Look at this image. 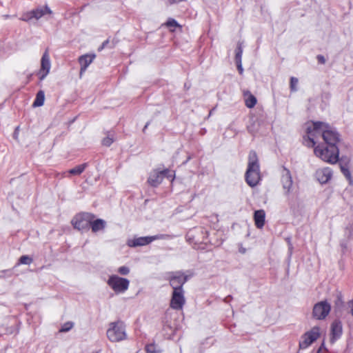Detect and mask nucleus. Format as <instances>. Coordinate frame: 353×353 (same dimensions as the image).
<instances>
[{
	"label": "nucleus",
	"mask_w": 353,
	"mask_h": 353,
	"mask_svg": "<svg viewBox=\"0 0 353 353\" xmlns=\"http://www.w3.org/2000/svg\"><path fill=\"white\" fill-rule=\"evenodd\" d=\"M232 299V296L231 295H228V296H226L224 299H223V301L226 303H229L231 300Z\"/></svg>",
	"instance_id": "obj_38"
},
{
	"label": "nucleus",
	"mask_w": 353,
	"mask_h": 353,
	"mask_svg": "<svg viewBox=\"0 0 353 353\" xmlns=\"http://www.w3.org/2000/svg\"><path fill=\"white\" fill-rule=\"evenodd\" d=\"M108 43H109V39H107L102 43V44L103 45V46H105V48L108 46Z\"/></svg>",
	"instance_id": "obj_41"
},
{
	"label": "nucleus",
	"mask_w": 353,
	"mask_h": 353,
	"mask_svg": "<svg viewBox=\"0 0 353 353\" xmlns=\"http://www.w3.org/2000/svg\"><path fill=\"white\" fill-rule=\"evenodd\" d=\"M106 334L112 342H119L126 339L127 334L124 323L121 321L110 323Z\"/></svg>",
	"instance_id": "obj_4"
},
{
	"label": "nucleus",
	"mask_w": 353,
	"mask_h": 353,
	"mask_svg": "<svg viewBox=\"0 0 353 353\" xmlns=\"http://www.w3.org/2000/svg\"><path fill=\"white\" fill-rule=\"evenodd\" d=\"M45 101V93L43 90H39L36 95V99L33 102V107H40L42 106L44 103Z\"/></svg>",
	"instance_id": "obj_21"
},
{
	"label": "nucleus",
	"mask_w": 353,
	"mask_h": 353,
	"mask_svg": "<svg viewBox=\"0 0 353 353\" xmlns=\"http://www.w3.org/2000/svg\"><path fill=\"white\" fill-rule=\"evenodd\" d=\"M334 307L336 310H341L344 307L343 295L341 292H336Z\"/></svg>",
	"instance_id": "obj_24"
},
{
	"label": "nucleus",
	"mask_w": 353,
	"mask_h": 353,
	"mask_svg": "<svg viewBox=\"0 0 353 353\" xmlns=\"http://www.w3.org/2000/svg\"><path fill=\"white\" fill-rule=\"evenodd\" d=\"M105 48V46H103V44H101V46L99 48V50H101L102 49Z\"/></svg>",
	"instance_id": "obj_44"
},
{
	"label": "nucleus",
	"mask_w": 353,
	"mask_h": 353,
	"mask_svg": "<svg viewBox=\"0 0 353 353\" xmlns=\"http://www.w3.org/2000/svg\"><path fill=\"white\" fill-rule=\"evenodd\" d=\"M320 336V329L317 326L313 327L310 331L305 332L299 341V347L306 349Z\"/></svg>",
	"instance_id": "obj_7"
},
{
	"label": "nucleus",
	"mask_w": 353,
	"mask_h": 353,
	"mask_svg": "<svg viewBox=\"0 0 353 353\" xmlns=\"http://www.w3.org/2000/svg\"><path fill=\"white\" fill-rule=\"evenodd\" d=\"M164 234H159L150 236H142L134 238L128 241V245L130 247L143 246L150 243L152 241L157 239H161L165 237Z\"/></svg>",
	"instance_id": "obj_10"
},
{
	"label": "nucleus",
	"mask_w": 353,
	"mask_h": 353,
	"mask_svg": "<svg viewBox=\"0 0 353 353\" xmlns=\"http://www.w3.org/2000/svg\"><path fill=\"white\" fill-rule=\"evenodd\" d=\"M321 351V348H319L316 353H320Z\"/></svg>",
	"instance_id": "obj_46"
},
{
	"label": "nucleus",
	"mask_w": 353,
	"mask_h": 353,
	"mask_svg": "<svg viewBox=\"0 0 353 353\" xmlns=\"http://www.w3.org/2000/svg\"><path fill=\"white\" fill-rule=\"evenodd\" d=\"M33 261L32 258L28 255H23L19 258V263L17 265L19 264H25V265H30Z\"/></svg>",
	"instance_id": "obj_28"
},
{
	"label": "nucleus",
	"mask_w": 353,
	"mask_h": 353,
	"mask_svg": "<svg viewBox=\"0 0 353 353\" xmlns=\"http://www.w3.org/2000/svg\"><path fill=\"white\" fill-rule=\"evenodd\" d=\"M245 179L248 185L252 188L256 186L260 180V166L257 154L251 150L248 155V168L245 174Z\"/></svg>",
	"instance_id": "obj_2"
},
{
	"label": "nucleus",
	"mask_w": 353,
	"mask_h": 353,
	"mask_svg": "<svg viewBox=\"0 0 353 353\" xmlns=\"http://www.w3.org/2000/svg\"><path fill=\"white\" fill-rule=\"evenodd\" d=\"M114 141V132L108 131L106 132V137L102 140V145L109 147Z\"/></svg>",
	"instance_id": "obj_22"
},
{
	"label": "nucleus",
	"mask_w": 353,
	"mask_h": 353,
	"mask_svg": "<svg viewBox=\"0 0 353 353\" xmlns=\"http://www.w3.org/2000/svg\"><path fill=\"white\" fill-rule=\"evenodd\" d=\"M168 173H169V170L168 169L162 171L154 170L150 173L148 182L150 185L157 187L162 182L164 176Z\"/></svg>",
	"instance_id": "obj_14"
},
{
	"label": "nucleus",
	"mask_w": 353,
	"mask_h": 353,
	"mask_svg": "<svg viewBox=\"0 0 353 353\" xmlns=\"http://www.w3.org/2000/svg\"><path fill=\"white\" fill-rule=\"evenodd\" d=\"M314 154L323 161L331 164L336 163L339 161V150L336 146L323 147L317 145L314 150Z\"/></svg>",
	"instance_id": "obj_3"
},
{
	"label": "nucleus",
	"mask_w": 353,
	"mask_h": 353,
	"mask_svg": "<svg viewBox=\"0 0 353 353\" xmlns=\"http://www.w3.org/2000/svg\"><path fill=\"white\" fill-rule=\"evenodd\" d=\"M185 303V299L184 296V290L173 291L170 300V307L176 310H182Z\"/></svg>",
	"instance_id": "obj_11"
},
{
	"label": "nucleus",
	"mask_w": 353,
	"mask_h": 353,
	"mask_svg": "<svg viewBox=\"0 0 353 353\" xmlns=\"http://www.w3.org/2000/svg\"><path fill=\"white\" fill-rule=\"evenodd\" d=\"M243 54V49L241 46L239 44L236 50L235 61H241V57Z\"/></svg>",
	"instance_id": "obj_31"
},
{
	"label": "nucleus",
	"mask_w": 353,
	"mask_h": 353,
	"mask_svg": "<svg viewBox=\"0 0 353 353\" xmlns=\"http://www.w3.org/2000/svg\"><path fill=\"white\" fill-rule=\"evenodd\" d=\"M316 59L319 63H321V64L325 63L326 60H325L324 56H323L321 54H319V55H317Z\"/></svg>",
	"instance_id": "obj_35"
},
{
	"label": "nucleus",
	"mask_w": 353,
	"mask_h": 353,
	"mask_svg": "<svg viewBox=\"0 0 353 353\" xmlns=\"http://www.w3.org/2000/svg\"><path fill=\"white\" fill-rule=\"evenodd\" d=\"M106 226V222L101 219H97L96 220L92 219L90 221V228H91L92 232L96 233L99 231L103 230Z\"/></svg>",
	"instance_id": "obj_19"
},
{
	"label": "nucleus",
	"mask_w": 353,
	"mask_h": 353,
	"mask_svg": "<svg viewBox=\"0 0 353 353\" xmlns=\"http://www.w3.org/2000/svg\"><path fill=\"white\" fill-rule=\"evenodd\" d=\"M32 19H34V18H33L32 10L30 12H28L26 13H24L21 18V19L24 21H29Z\"/></svg>",
	"instance_id": "obj_33"
},
{
	"label": "nucleus",
	"mask_w": 353,
	"mask_h": 353,
	"mask_svg": "<svg viewBox=\"0 0 353 353\" xmlns=\"http://www.w3.org/2000/svg\"><path fill=\"white\" fill-rule=\"evenodd\" d=\"M95 218V215L89 212L77 214L72 220V225L75 229L85 230L90 228V221Z\"/></svg>",
	"instance_id": "obj_5"
},
{
	"label": "nucleus",
	"mask_w": 353,
	"mask_h": 353,
	"mask_svg": "<svg viewBox=\"0 0 353 353\" xmlns=\"http://www.w3.org/2000/svg\"><path fill=\"white\" fill-rule=\"evenodd\" d=\"M173 174L169 170V173L166 174L164 177H166V178H168V179H171V178H173Z\"/></svg>",
	"instance_id": "obj_40"
},
{
	"label": "nucleus",
	"mask_w": 353,
	"mask_h": 353,
	"mask_svg": "<svg viewBox=\"0 0 353 353\" xmlns=\"http://www.w3.org/2000/svg\"><path fill=\"white\" fill-rule=\"evenodd\" d=\"M236 63L237 69H238L239 73L241 74L243 72L241 61H236Z\"/></svg>",
	"instance_id": "obj_36"
},
{
	"label": "nucleus",
	"mask_w": 353,
	"mask_h": 353,
	"mask_svg": "<svg viewBox=\"0 0 353 353\" xmlns=\"http://www.w3.org/2000/svg\"><path fill=\"white\" fill-rule=\"evenodd\" d=\"M331 306L326 301H323L314 305L312 316L316 319H324L329 314Z\"/></svg>",
	"instance_id": "obj_9"
},
{
	"label": "nucleus",
	"mask_w": 353,
	"mask_h": 353,
	"mask_svg": "<svg viewBox=\"0 0 353 353\" xmlns=\"http://www.w3.org/2000/svg\"><path fill=\"white\" fill-rule=\"evenodd\" d=\"M343 325L339 320H335L332 322L330 328V343H334L342 335Z\"/></svg>",
	"instance_id": "obj_13"
},
{
	"label": "nucleus",
	"mask_w": 353,
	"mask_h": 353,
	"mask_svg": "<svg viewBox=\"0 0 353 353\" xmlns=\"http://www.w3.org/2000/svg\"><path fill=\"white\" fill-rule=\"evenodd\" d=\"M248 92L249 95L245 100V105L249 108H252L256 104V98L253 94H250V92Z\"/></svg>",
	"instance_id": "obj_25"
},
{
	"label": "nucleus",
	"mask_w": 353,
	"mask_h": 353,
	"mask_svg": "<svg viewBox=\"0 0 353 353\" xmlns=\"http://www.w3.org/2000/svg\"><path fill=\"white\" fill-rule=\"evenodd\" d=\"M348 304H349L350 307L351 308L350 313H351L352 316H353V299L349 301Z\"/></svg>",
	"instance_id": "obj_37"
},
{
	"label": "nucleus",
	"mask_w": 353,
	"mask_h": 353,
	"mask_svg": "<svg viewBox=\"0 0 353 353\" xmlns=\"http://www.w3.org/2000/svg\"><path fill=\"white\" fill-rule=\"evenodd\" d=\"M341 246L342 248L343 252H344L347 248V243L343 242L341 243Z\"/></svg>",
	"instance_id": "obj_39"
},
{
	"label": "nucleus",
	"mask_w": 353,
	"mask_h": 353,
	"mask_svg": "<svg viewBox=\"0 0 353 353\" xmlns=\"http://www.w3.org/2000/svg\"><path fill=\"white\" fill-rule=\"evenodd\" d=\"M307 133L309 141L307 146L311 148L315 145L314 137L319 134H321L325 143L330 146H336L340 140L338 132L328 123L321 121L313 122L312 127L307 128Z\"/></svg>",
	"instance_id": "obj_1"
},
{
	"label": "nucleus",
	"mask_w": 353,
	"mask_h": 353,
	"mask_svg": "<svg viewBox=\"0 0 353 353\" xmlns=\"http://www.w3.org/2000/svg\"><path fill=\"white\" fill-rule=\"evenodd\" d=\"M95 57L94 54H86L79 57V63L81 65L80 77L85 72L90 64L92 63Z\"/></svg>",
	"instance_id": "obj_16"
},
{
	"label": "nucleus",
	"mask_w": 353,
	"mask_h": 353,
	"mask_svg": "<svg viewBox=\"0 0 353 353\" xmlns=\"http://www.w3.org/2000/svg\"><path fill=\"white\" fill-rule=\"evenodd\" d=\"M319 348H321V350H322L323 348L325 349V345H324V343H323L321 344V345L320 346V347H319Z\"/></svg>",
	"instance_id": "obj_45"
},
{
	"label": "nucleus",
	"mask_w": 353,
	"mask_h": 353,
	"mask_svg": "<svg viewBox=\"0 0 353 353\" xmlns=\"http://www.w3.org/2000/svg\"><path fill=\"white\" fill-rule=\"evenodd\" d=\"M265 213L263 210H256L254 214V219L257 228L261 229L265 224Z\"/></svg>",
	"instance_id": "obj_18"
},
{
	"label": "nucleus",
	"mask_w": 353,
	"mask_h": 353,
	"mask_svg": "<svg viewBox=\"0 0 353 353\" xmlns=\"http://www.w3.org/2000/svg\"><path fill=\"white\" fill-rule=\"evenodd\" d=\"M332 171L330 168H324L319 169L316 172V177L317 180L322 184L328 182L332 178Z\"/></svg>",
	"instance_id": "obj_17"
},
{
	"label": "nucleus",
	"mask_w": 353,
	"mask_h": 353,
	"mask_svg": "<svg viewBox=\"0 0 353 353\" xmlns=\"http://www.w3.org/2000/svg\"><path fill=\"white\" fill-rule=\"evenodd\" d=\"M107 283L116 293H123L128 289L130 281L125 278L112 275Z\"/></svg>",
	"instance_id": "obj_6"
},
{
	"label": "nucleus",
	"mask_w": 353,
	"mask_h": 353,
	"mask_svg": "<svg viewBox=\"0 0 353 353\" xmlns=\"http://www.w3.org/2000/svg\"><path fill=\"white\" fill-rule=\"evenodd\" d=\"M50 56L48 54V50H46V52L43 53L41 60V69L39 71V79L41 81L43 80L48 75V74L50 72Z\"/></svg>",
	"instance_id": "obj_12"
},
{
	"label": "nucleus",
	"mask_w": 353,
	"mask_h": 353,
	"mask_svg": "<svg viewBox=\"0 0 353 353\" xmlns=\"http://www.w3.org/2000/svg\"><path fill=\"white\" fill-rule=\"evenodd\" d=\"M145 351L147 353H160L161 352V350H157L156 345L153 343L147 345L145 346Z\"/></svg>",
	"instance_id": "obj_30"
},
{
	"label": "nucleus",
	"mask_w": 353,
	"mask_h": 353,
	"mask_svg": "<svg viewBox=\"0 0 353 353\" xmlns=\"http://www.w3.org/2000/svg\"><path fill=\"white\" fill-rule=\"evenodd\" d=\"M281 183L285 193L289 194L292 187L293 181L290 171L285 167H283L282 171Z\"/></svg>",
	"instance_id": "obj_15"
},
{
	"label": "nucleus",
	"mask_w": 353,
	"mask_h": 353,
	"mask_svg": "<svg viewBox=\"0 0 353 353\" xmlns=\"http://www.w3.org/2000/svg\"><path fill=\"white\" fill-rule=\"evenodd\" d=\"M32 12L34 19H39L46 14H51L52 11L47 6H46L44 7H41L35 10H32Z\"/></svg>",
	"instance_id": "obj_20"
},
{
	"label": "nucleus",
	"mask_w": 353,
	"mask_h": 353,
	"mask_svg": "<svg viewBox=\"0 0 353 353\" xmlns=\"http://www.w3.org/2000/svg\"><path fill=\"white\" fill-rule=\"evenodd\" d=\"M341 170L343 175L345 176L350 185L353 184V178L352 177L351 173L346 165H341Z\"/></svg>",
	"instance_id": "obj_26"
},
{
	"label": "nucleus",
	"mask_w": 353,
	"mask_h": 353,
	"mask_svg": "<svg viewBox=\"0 0 353 353\" xmlns=\"http://www.w3.org/2000/svg\"><path fill=\"white\" fill-rule=\"evenodd\" d=\"M170 274L169 281L173 291L183 290V285L187 282L188 276L179 271L171 272Z\"/></svg>",
	"instance_id": "obj_8"
},
{
	"label": "nucleus",
	"mask_w": 353,
	"mask_h": 353,
	"mask_svg": "<svg viewBox=\"0 0 353 353\" xmlns=\"http://www.w3.org/2000/svg\"><path fill=\"white\" fill-rule=\"evenodd\" d=\"M87 166L88 163H84L70 169L68 172L72 175H80L85 170Z\"/></svg>",
	"instance_id": "obj_23"
},
{
	"label": "nucleus",
	"mask_w": 353,
	"mask_h": 353,
	"mask_svg": "<svg viewBox=\"0 0 353 353\" xmlns=\"http://www.w3.org/2000/svg\"><path fill=\"white\" fill-rule=\"evenodd\" d=\"M74 326V323L72 321H68L65 323L59 329V332H69Z\"/></svg>",
	"instance_id": "obj_29"
},
{
	"label": "nucleus",
	"mask_w": 353,
	"mask_h": 353,
	"mask_svg": "<svg viewBox=\"0 0 353 353\" xmlns=\"http://www.w3.org/2000/svg\"><path fill=\"white\" fill-rule=\"evenodd\" d=\"M298 79L296 78V77H291L290 78V90L292 92H294V91H296L297 90V88H296V85L298 84Z\"/></svg>",
	"instance_id": "obj_32"
},
{
	"label": "nucleus",
	"mask_w": 353,
	"mask_h": 353,
	"mask_svg": "<svg viewBox=\"0 0 353 353\" xmlns=\"http://www.w3.org/2000/svg\"><path fill=\"white\" fill-rule=\"evenodd\" d=\"M149 125H150V122H147L146 124L145 125L143 129V132H145V130L147 129V128L148 127Z\"/></svg>",
	"instance_id": "obj_42"
},
{
	"label": "nucleus",
	"mask_w": 353,
	"mask_h": 353,
	"mask_svg": "<svg viewBox=\"0 0 353 353\" xmlns=\"http://www.w3.org/2000/svg\"><path fill=\"white\" fill-rule=\"evenodd\" d=\"M105 48V46H103V44H101V46L99 48V50H101L102 49Z\"/></svg>",
	"instance_id": "obj_43"
},
{
	"label": "nucleus",
	"mask_w": 353,
	"mask_h": 353,
	"mask_svg": "<svg viewBox=\"0 0 353 353\" xmlns=\"http://www.w3.org/2000/svg\"><path fill=\"white\" fill-rule=\"evenodd\" d=\"M114 44H113V45H112V46H110V48H114Z\"/></svg>",
	"instance_id": "obj_47"
},
{
	"label": "nucleus",
	"mask_w": 353,
	"mask_h": 353,
	"mask_svg": "<svg viewBox=\"0 0 353 353\" xmlns=\"http://www.w3.org/2000/svg\"><path fill=\"white\" fill-rule=\"evenodd\" d=\"M118 272L121 275H127L130 272V269L127 266H121L119 268Z\"/></svg>",
	"instance_id": "obj_34"
},
{
	"label": "nucleus",
	"mask_w": 353,
	"mask_h": 353,
	"mask_svg": "<svg viewBox=\"0 0 353 353\" xmlns=\"http://www.w3.org/2000/svg\"><path fill=\"white\" fill-rule=\"evenodd\" d=\"M166 26L170 29V31H174V28L176 27H181L177 21L174 19H169L165 23Z\"/></svg>",
	"instance_id": "obj_27"
}]
</instances>
